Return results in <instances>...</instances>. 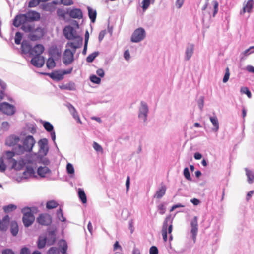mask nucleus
I'll return each mask as SVG.
<instances>
[{
  "label": "nucleus",
  "mask_w": 254,
  "mask_h": 254,
  "mask_svg": "<svg viewBox=\"0 0 254 254\" xmlns=\"http://www.w3.org/2000/svg\"><path fill=\"white\" fill-rule=\"evenodd\" d=\"M40 18V14L34 11H29L25 14L17 15L14 20L13 24L15 27H19L21 23L27 22L37 21Z\"/></svg>",
  "instance_id": "obj_1"
},
{
  "label": "nucleus",
  "mask_w": 254,
  "mask_h": 254,
  "mask_svg": "<svg viewBox=\"0 0 254 254\" xmlns=\"http://www.w3.org/2000/svg\"><path fill=\"white\" fill-rule=\"evenodd\" d=\"M4 157L7 163L11 166L12 169L17 170L21 169L25 165V162L24 160H18V156L13 151H6Z\"/></svg>",
  "instance_id": "obj_2"
},
{
  "label": "nucleus",
  "mask_w": 254,
  "mask_h": 254,
  "mask_svg": "<svg viewBox=\"0 0 254 254\" xmlns=\"http://www.w3.org/2000/svg\"><path fill=\"white\" fill-rule=\"evenodd\" d=\"M35 143V140L32 136H27L23 140V145H18L15 147L16 153L20 154L24 152H30Z\"/></svg>",
  "instance_id": "obj_3"
},
{
  "label": "nucleus",
  "mask_w": 254,
  "mask_h": 254,
  "mask_svg": "<svg viewBox=\"0 0 254 254\" xmlns=\"http://www.w3.org/2000/svg\"><path fill=\"white\" fill-rule=\"evenodd\" d=\"M59 248L52 247L48 251V254H67V245L64 240H61L58 243Z\"/></svg>",
  "instance_id": "obj_4"
},
{
  "label": "nucleus",
  "mask_w": 254,
  "mask_h": 254,
  "mask_svg": "<svg viewBox=\"0 0 254 254\" xmlns=\"http://www.w3.org/2000/svg\"><path fill=\"white\" fill-rule=\"evenodd\" d=\"M23 214L22 221L26 227L31 226L34 222L35 217L31 212V210L29 207H25L22 209Z\"/></svg>",
  "instance_id": "obj_5"
},
{
  "label": "nucleus",
  "mask_w": 254,
  "mask_h": 254,
  "mask_svg": "<svg viewBox=\"0 0 254 254\" xmlns=\"http://www.w3.org/2000/svg\"><path fill=\"white\" fill-rule=\"evenodd\" d=\"M146 36L145 30L141 27L137 28L133 32L131 36V41L134 43H138L143 40Z\"/></svg>",
  "instance_id": "obj_6"
},
{
  "label": "nucleus",
  "mask_w": 254,
  "mask_h": 254,
  "mask_svg": "<svg viewBox=\"0 0 254 254\" xmlns=\"http://www.w3.org/2000/svg\"><path fill=\"white\" fill-rule=\"evenodd\" d=\"M148 112L149 109L147 104L144 101H141L139 108L138 118L144 123H146L147 121Z\"/></svg>",
  "instance_id": "obj_7"
},
{
  "label": "nucleus",
  "mask_w": 254,
  "mask_h": 254,
  "mask_svg": "<svg viewBox=\"0 0 254 254\" xmlns=\"http://www.w3.org/2000/svg\"><path fill=\"white\" fill-rule=\"evenodd\" d=\"M75 50L71 51L69 49H66L63 56V62L65 65H68L74 61V55Z\"/></svg>",
  "instance_id": "obj_8"
},
{
  "label": "nucleus",
  "mask_w": 254,
  "mask_h": 254,
  "mask_svg": "<svg viewBox=\"0 0 254 254\" xmlns=\"http://www.w3.org/2000/svg\"><path fill=\"white\" fill-rule=\"evenodd\" d=\"M0 110L7 115H12L15 111L14 106L7 102H3L0 104Z\"/></svg>",
  "instance_id": "obj_9"
},
{
  "label": "nucleus",
  "mask_w": 254,
  "mask_h": 254,
  "mask_svg": "<svg viewBox=\"0 0 254 254\" xmlns=\"http://www.w3.org/2000/svg\"><path fill=\"white\" fill-rule=\"evenodd\" d=\"M65 37L69 40L74 39L78 37L75 30L70 26H66L64 30Z\"/></svg>",
  "instance_id": "obj_10"
},
{
  "label": "nucleus",
  "mask_w": 254,
  "mask_h": 254,
  "mask_svg": "<svg viewBox=\"0 0 254 254\" xmlns=\"http://www.w3.org/2000/svg\"><path fill=\"white\" fill-rule=\"evenodd\" d=\"M37 222L42 225L48 226L51 223L52 218L49 214H42L37 218Z\"/></svg>",
  "instance_id": "obj_11"
},
{
  "label": "nucleus",
  "mask_w": 254,
  "mask_h": 254,
  "mask_svg": "<svg viewBox=\"0 0 254 254\" xmlns=\"http://www.w3.org/2000/svg\"><path fill=\"white\" fill-rule=\"evenodd\" d=\"M31 64L35 67H41L45 63V59L42 56H35L31 60Z\"/></svg>",
  "instance_id": "obj_12"
},
{
  "label": "nucleus",
  "mask_w": 254,
  "mask_h": 254,
  "mask_svg": "<svg viewBox=\"0 0 254 254\" xmlns=\"http://www.w3.org/2000/svg\"><path fill=\"white\" fill-rule=\"evenodd\" d=\"M39 152L43 155H46L48 151V140L46 138L40 139L38 141Z\"/></svg>",
  "instance_id": "obj_13"
},
{
  "label": "nucleus",
  "mask_w": 254,
  "mask_h": 254,
  "mask_svg": "<svg viewBox=\"0 0 254 254\" xmlns=\"http://www.w3.org/2000/svg\"><path fill=\"white\" fill-rule=\"evenodd\" d=\"M191 233L192 235V239L194 242H195L198 232L197 217L196 216L194 217L193 219L191 220Z\"/></svg>",
  "instance_id": "obj_14"
},
{
  "label": "nucleus",
  "mask_w": 254,
  "mask_h": 254,
  "mask_svg": "<svg viewBox=\"0 0 254 254\" xmlns=\"http://www.w3.org/2000/svg\"><path fill=\"white\" fill-rule=\"evenodd\" d=\"M76 40L73 42H68L66 45V47H70L73 49V50H75L76 49L81 47L82 44L83 38L81 37H78L75 38Z\"/></svg>",
  "instance_id": "obj_15"
},
{
  "label": "nucleus",
  "mask_w": 254,
  "mask_h": 254,
  "mask_svg": "<svg viewBox=\"0 0 254 254\" xmlns=\"http://www.w3.org/2000/svg\"><path fill=\"white\" fill-rule=\"evenodd\" d=\"M194 45L191 43H189L187 45L185 56V60L186 61H189L192 57L194 52Z\"/></svg>",
  "instance_id": "obj_16"
},
{
  "label": "nucleus",
  "mask_w": 254,
  "mask_h": 254,
  "mask_svg": "<svg viewBox=\"0 0 254 254\" xmlns=\"http://www.w3.org/2000/svg\"><path fill=\"white\" fill-rule=\"evenodd\" d=\"M44 50V47L42 44H37L32 48L31 55L33 56H41Z\"/></svg>",
  "instance_id": "obj_17"
},
{
  "label": "nucleus",
  "mask_w": 254,
  "mask_h": 254,
  "mask_svg": "<svg viewBox=\"0 0 254 254\" xmlns=\"http://www.w3.org/2000/svg\"><path fill=\"white\" fill-rule=\"evenodd\" d=\"M43 126L47 131L51 132L52 139L55 143L56 134L55 131H53V126L48 122H45Z\"/></svg>",
  "instance_id": "obj_18"
},
{
  "label": "nucleus",
  "mask_w": 254,
  "mask_h": 254,
  "mask_svg": "<svg viewBox=\"0 0 254 254\" xmlns=\"http://www.w3.org/2000/svg\"><path fill=\"white\" fill-rule=\"evenodd\" d=\"M20 141L18 136L12 135L8 137L6 140V144L9 146H13L17 145Z\"/></svg>",
  "instance_id": "obj_19"
},
{
  "label": "nucleus",
  "mask_w": 254,
  "mask_h": 254,
  "mask_svg": "<svg viewBox=\"0 0 254 254\" xmlns=\"http://www.w3.org/2000/svg\"><path fill=\"white\" fill-rule=\"evenodd\" d=\"M46 238L47 244L48 245H53L56 241V233L54 230L49 231L48 232Z\"/></svg>",
  "instance_id": "obj_20"
},
{
  "label": "nucleus",
  "mask_w": 254,
  "mask_h": 254,
  "mask_svg": "<svg viewBox=\"0 0 254 254\" xmlns=\"http://www.w3.org/2000/svg\"><path fill=\"white\" fill-rule=\"evenodd\" d=\"M69 14L73 18L81 19L83 17L82 12L79 8H74L71 10L69 11Z\"/></svg>",
  "instance_id": "obj_21"
},
{
  "label": "nucleus",
  "mask_w": 254,
  "mask_h": 254,
  "mask_svg": "<svg viewBox=\"0 0 254 254\" xmlns=\"http://www.w3.org/2000/svg\"><path fill=\"white\" fill-rule=\"evenodd\" d=\"M254 1L253 0H249L246 4H244L242 10L240 11V14H244L246 12H251L252 9L253 7Z\"/></svg>",
  "instance_id": "obj_22"
},
{
  "label": "nucleus",
  "mask_w": 254,
  "mask_h": 254,
  "mask_svg": "<svg viewBox=\"0 0 254 254\" xmlns=\"http://www.w3.org/2000/svg\"><path fill=\"white\" fill-rule=\"evenodd\" d=\"M166 191V187L164 185H162L156 191L154 197L157 199H161L165 194Z\"/></svg>",
  "instance_id": "obj_23"
},
{
  "label": "nucleus",
  "mask_w": 254,
  "mask_h": 254,
  "mask_svg": "<svg viewBox=\"0 0 254 254\" xmlns=\"http://www.w3.org/2000/svg\"><path fill=\"white\" fill-rule=\"evenodd\" d=\"M50 77L53 80L59 81L64 78V73L62 71H55L51 73L48 74Z\"/></svg>",
  "instance_id": "obj_24"
},
{
  "label": "nucleus",
  "mask_w": 254,
  "mask_h": 254,
  "mask_svg": "<svg viewBox=\"0 0 254 254\" xmlns=\"http://www.w3.org/2000/svg\"><path fill=\"white\" fill-rule=\"evenodd\" d=\"M32 46L30 45L29 42L26 40H24L21 43V50L23 53H29L31 55V51L32 50Z\"/></svg>",
  "instance_id": "obj_25"
},
{
  "label": "nucleus",
  "mask_w": 254,
  "mask_h": 254,
  "mask_svg": "<svg viewBox=\"0 0 254 254\" xmlns=\"http://www.w3.org/2000/svg\"><path fill=\"white\" fill-rule=\"evenodd\" d=\"M35 171L32 167H26L25 170L23 173L22 177L27 179L29 177H34Z\"/></svg>",
  "instance_id": "obj_26"
},
{
  "label": "nucleus",
  "mask_w": 254,
  "mask_h": 254,
  "mask_svg": "<svg viewBox=\"0 0 254 254\" xmlns=\"http://www.w3.org/2000/svg\"><path fill=\"white\" fill-rule=\"evenodd\" d=\"M247 180L249 184H251L254 182V172L249 170L247 168H245Z\"/></svg>",
  "instance_id": "obj_27"
},
{
  "label": "nucleus",
  "mask_w": 254,
  "mask_h": 254,
  "mask_svg": "<svg viewBox=\"0 0 254 254\" xmlns=\"http://www.w3.org/2000/svg\"><path fill=\"white\" fill-rule=\"evenodd\" d=\"M51 172L50 170L47 167H39L37 170L38 174L41 177H45L47 174Z\"/></svg>",
  "instance_id": "obj_28"
},
{
  "label": "nucleus",
  "mask_w": 254,
  "mask_h": 254,
  "mask_svg": "<svg viewBox=\"0 0 254 254\" xmlns=\"http://www.w3.org/2000/svg\"><path fill=\"white\" fill-rule=\"evenodd\" d=\"M19 231L17 223L15 221H12L10 223V232L13 236L18 234Z\"/></svg>",
  "instance_id": "obj_29"
},
{
  "label": "nucleus",
  "mask_w": 254,
  "mask_h": 254,
  "mask_svg": "<svg viewBox=\"0 0 254 254\" xmlns=\"http://www.w3.org/2000/svg\"><path fill=\"white\" fill-rule=\"evenodd\" d=\"M210 120L214 126V127L212 128V130L216 132L219 130V122L217 119V117L215 116L213 117H210Z\"/></svg>",
  "instance_id": "obj_30"
},
{
  "label": "nucleus",
  "mask_w": 254,
  "mask_h": 254,
  "mask_svg": "<svg viewBox=\"0 0 254 254\" xmlns=\"http://www.w3.org/2000/svg\"><path fill=\"white\" fill-rule=\"evenodd\" d=\"M61 51L56 46H52L49 50V54L54 57H59L61 55Z\"/></svg>",
  "instance_id": "obj_31"
},
{
  "label": "nucleus",
  "mask_w": 254,
  "mask_h": 254,
  "mask_svg": "<svg viewBox=\"0 0 254 254\" xmlns=\"http://www.w3.org/2000/svg\"><path fill=\"white\" fill-rule=\"evenodd\" d=\"M88 16L92 23H94L96 20L97 12L95 10H93L90 7H88Z\"/></svg>",
  "instance_id": "obj_32"
},
{
  "label": "nucleus",
  "mask_w": 254,
  "mask_h": 254,
  "mask_svg": "<svg viewBox=\"0 0 254 254\" xmlns=\"http://www.w3.org/2000/svg\"><path fill=\"white\" fill-rule=\"evenodd\" d=\"M9 217L8 215L5 216L2 221H1V226L2 227V230H6L7 228L9 222Z\"/></svg>",
  "instance_id": "obj_33"
},
{
  "label": "nucleus",
  "mask_w": 254,
  "mask_h": 254,
  "mask_svg": "<svg viewBox=\"0 0 254 254\" xmlns=\"http://www.w3.org/2000/svg\"><path fill=\"white\" fill-rule=\"evenodd\" d=\"M46 243L47 241L46 237L42 236L39 237L37 241V246L39 249H42L44 248Z\"/></svg>",
  "instance_id": "obj_34"
},
{
  "label": "nucleus",
  "mask_w": 254,
  "mask_h": 254,
  "mask_svg": "<svg viewBox=\"0 0 254 254\" xmlns=\"http://www.w3.org/2000/svg\"><path fill=\"white\" fill-rule=\"evenodd\" d=\"M78 196L83 203L87 202L86 195L82 189L79 188L78 190Z\"/></svg>",
  "instance_id": "obj_35"
},
{
  "label": "nucleus",
  "mask_w": 254,
  "mask_h": 254,
  "mask_svg": "<svg viewBox=\"0 0 254 254\" xmlns=\"http://www.w3.org/2000/svg\"><path fill=\"white\" fill-rule=\"evenodd\" d=\"M253 49H254V46H251L243 52L240 55L241 59H245L246 57L251 54L254 53V51L252 50Z\"/></svg>",
  "instance_id": "obj_36"
},
{
  "label": "nucleus",
  "mask_w": 254,
  "mask_h": 254,
  "mask_svg": "<svg viewBox=\"0 0 254 254\" xmlns=\"http://www.w3.org/2000/svg\"><path fill=\"white\" fill-rule=\"evenodd\" d=\"M21 29L26 32H29L34 30V26L26 23H21Z\"/></svg>",
  "instance_id": "obj_37"
},
{
  "label": "nucleus",
  "mask_w": 254,
  "mask_h": 254,
  "mask_svg": "<svg viewBox=\"0 0 254 254\" xmlns=\"http://www.w3.org/2000/svg\"><path fill=\"white\" fill-rule=\"evenodd\" d=\"M172 220L171 219L170 215H169L168 216H167L165 218V219L163 222L162 231H167V227L168 226V222H170V224H172Z\"/></svg>",
  "instance_id": "obj_38"
},
{
  "label": "nucleus",
  "mask_w": 254,
  "mask_h": 254,
  "mask_svg": "<svg viewBox=\"0 0 254 254\" xmlns=\"http://www.w3.org/2000/svg\"><path fill=\"white\" fill-rule=\"evenodd\" d=\"M17 206L14 204H10L3 207V210L5 213H9L15 210Z\"/></svg>",
  "instance_id": "obj_39"
},
{
  "label": "nucleus",
  "mask_w": 254,
  "mask_h": 254,
  "mask_svg": "<svg viewBox=\"0 0 254 254\" xmlns=\"http://www.w3.org/2000/svg\"><path fill=\"white\" fill-rule=\"evenodd\" d=\"M99 55L98 52H94L89 55L86 58V61L88 63L92 62L95 58Z\"/></svg>",
  "instance_id": "obj_40"
},
{
  "label": "nucleus",
  "mask_w": 254,
  "mask_h": 254,
  "mask_svg": "<svg viewBox=\"0 0 254 254\" xmlns=\"http://www.w3.org/2000/svg\"><path fill=\"white\" fill-rule=\"evenodd\" d=\"M56 64L52 58H49L46 63V65L48 68L52 69L55 66Z\"/></svg>",
  "instance_id": "obj_41"
},
{
  "label": "nucleus",
  "mask_w": 254,
  "mask_h": 254,
  "mask_svg": "<svg viewBox=\"0 0 254 254\" xmlns=\"http://www.w3.org/2000/svg\"><path fill=\"white\" fill-rule=\"evenodd\" d=\"M58 203L54 200L48 201L46 204V208L48 209H51L57 207Z\"/></svg>",
  "instance_id": "obj_42"
},
{
  "label": "nucleus",
  "mask_w": 254,
  "mask_h": 254,
  "mask_svg": "<svg viewBox=\"0 0 254 254\" xmlns=\"http://www.w3.org/2000/svg\"><path fill=\"white\" fill-rule=\"evenodd\" d=\"M93 147L94 149L97 152L103 153V152L102 147L96 142H93Z\"/></svg>",
  "instance_id": "obj_43"
},
{
  "label": "nucleus",
  "mask_w": 254,
  "mask_h": 254,
  "mask_svg": "<svg viewBox=\"0 0 254 254\" xmlns=\"http://www.w3.org/2000/svg\"><path fill=\"white\" fill-rule=\"evenodd\" d=\"M57 215L58 219L62 222H65L66 221L65 218L64 216L62 210L60 208L57 212Z\"/></svg>",
  "instance_id": "obj_44"
},
{
  "label": "nucleus",
  "mask_w": 254,
  "mask_h": 254,
  "mask_svg": "<svg viewBox=\"0 0 254 254\" xmlns=\"http://www.w3.org/2000/svg\"><path fill=\"white\" fill-rule=\"evenodd\" d=\"M212 3L213 5V17H214L218 11L219 4L218 2L216 0L213 1Z\"/></svg>",
  "instance_id": "obj_45"
},
{
  "label": "nucleus",
  "mask_w": 254,
  "mask_h": 254,
  "mask_svg": "<svg viewBox=\"0 0 254 254\" xmlns=\"http://www.w3.org/2000/svg\"><path fill=\"white\" fill-rule=\"evenodd\" d=\"M22 37V34L20 32H17L15 34V43L17 45L20 44Z\"/></svg>",
  "instance_id": "obj_46"
},
{
  "label": "nucleus",
  "mask_w": 254,
  "mask_h": 254,
  "mask_svg": "<svg viewBox=\"0 0 254 254\" xmlns=\"http://www.w3.org/2000/svg\"><path fill=\"white\" fill-rule=\"evenodd\" d=\"M204 97L203 96H200L197 100V104L199 109L202 111L204 106Z\"/></svg>",
  "instance_id": "obj_47"
},
{
  "label": "nucleus",
  "mask_w": 254,
  "mask_h": 254,
  "mask_svg": "<svg viewBox=\"0 0 254 254\" xmlns=\"http://www.w3.org/2000/svg\"><path fill=\"white\" fill-rule=\"evenodd\" d=\"M66 170L69 174H73L74 173L73 166L70 163H68L66 165Z\"/></svg>",
  "instance_id": "obj_48"
},
{
  "label": "nucleus",
  "mask_w": 254,
  "mask_h": 254,
  "mask_svg": "<svg viewBox=\"0 0 254 254\" xmlns=\"http://www.w3.org/2000/svg\"><path fill=\"white\" fill-rule=\"evenodd\" d=\"M183 174H184V177H185V178L187 180H188L189 181H191V178L190 177V175L188 168L186 167L184 169Z\"/></svg>",
  "instance_id": "obj_49"
},
{
  "label": "nucleus",
  "mask_w": 254,
  "mask_h": 254,
  "mask_svg": "<svg viewBox=\"0 0 254 254\" xmlns=\"http://www.w3.org/2000/svg\"><path fill=\"white\" fill-rule=\"evenodd\" d=\"M40 2V0H30L28 4V6L29 7H34L37 6Z\"/></svg>",
  "instance_id": "obj_50"
},
{
  "label": "nucleus",
  "mask_w": 254,
  "mask_h": 254,
  "mask_svg": "<svg viewBox=\"0 0 254 254\" xmlns=\"http://www.w3.org/2000/svg\"><path fill=\"white\" fill-rule=\"evenodd\" d=\"M240 91L242 93L246 94L247 96L250 98L252 94L249 89L246 87H243L241 88Z\"/></svg>",
  "instance_id": "obj_51"
},
{
  "label": "nucleus",
  "mask_w": 254,
  "mask_h": 254,
  "mask_svg": "<svg viewBox=\"0 0 254 254\" xmlns=\"http://www.w3.org/2000/svg\"><path fill=\"white\" fill-rule=\"evenodd\" d=\"M90 80L91 82L96 84H99L101 82V79L95 75H91L90 77Z\"/></svg>",
  "instance_id": "obj_52"
},
{
  "label": "nucleus",
  "mask_w": 254,
  "mask_h": 254,
  "mask_svg": "<svg viewBox=\"0 0 254 254\" xmlns=\"http://www.w3.org/2000/svg\"><path fill=\"white\" fill-rule=\"evenodd\" d=\"M158 210L159 211V213L161 215L164 214L166 212V208L165 207V205L163 203L159 204L158 207Z\"/></svg>",
  "instance_id": "obj_53"
},
{
  "label": "nucleus",
  "mask_w": 254,
  "mask_h": 254,
  "mask_svg": "<svg viewBox=\"0 0 254 254\" xmlns=\"http://www.w3.org/2000/svg\"><path fill=\"white\" fill-rule=\"evenodd\" d=\"M230 76V72H229V69L228 67H227L225 70V73L224 75V76L223 79V82L224 83L227 82Z\"/></svg>",
  "instance_id": "obj_54"
},
{
  "label": "nucleus",
  "mask_w": 254,
  "mask_h": 254,
  "mask_svg": "<svg viewBox=\"0 0 254 254\" xmlns=\"http://www.w3.org/2000/svg\"><path fill=\"white\" fill-rule=\"evenodd\" d=\"M142 3L143 10H146L150 5V0H143Z\"/></svg>",
  "instance_id": "obj_55"
},
{
  "label": "nucleus",
  "mask_w": 254,
  "mask_h": 254,
  "mask_svg": "<svg viewBox=\"0 0 254 254\" xmlns=\"http://www.w3.org/2000/svg\"><path fill=\"white\" fill-rule=\"evenodd\" d=\"M6 170V166L4 163V159L2 157L0 158V171L3 172Z\"/></svg>",
  "instance_id": "obj_56"
},
{
  "label": "nucleus",
  "mask_w": 254,
  "mask_h": 254,
  "mask_svg": "<svg viewBox=\"0 0 254 254\" xmlns=\"http://www.w3.org/2000/svg\"><path fill=\"white\" fill-rule=\"evenodd\" d=\"M41 37V36H38L37 35H35L33 33H30L29 36L28 38L31 40V41H36L38 39H39Z\"/></svg>",
  "instance_id": "obj_57"
},
{
  "label": "nucleus",
  "mask_w": 254,
  "mask_h": 254,
  "mask_svg": "<svg viewBox=\"0 0 254 254\" xmlns=\"http://www.w3.org/2000/svg\"><path fill=\"white\" fill-rule=\"evenodd\" d=\"M149 253L150 254H158V250L157 248L155 246L151 247L149 250Z\"/></svg>",
  "instance_id": "obj_58"
},
{
  "label": "nucleus",
  "mask_w": 254,
  "mask_h": 254,
  "mask_svg": "<svg viewBox=\"0 0 254 254\" xmlns=\"http://www.w3.org/2000/svg\"><path fill=\"white\" fill-rule=\"evenodd\" d=\"M61 1L64 5H71L73 3L72 0H61Z\"/></svg>",
  "instance_id": "obj_59"
},
{
  "label": "nucleus",
  "mask_w": 254,
  "mask_h": 254,
  "mask_svg": "<svg viewBox=\"0 0 254 254\" xmlns=\"http://www.w3.org/2000/svg\"><path fill=\"white\" fill-rule=\"evenodd\" d=\"M124 57L126 61H128L129 60L130 58V56L128 50H127L125 51L124 54Z\"/></svg>",
  "instance_id": "obj_60"
},
{
  "label": "nucleus",
  "mask_w": 254,
  "mask_h": 254,
  "mask_svg": "<svg viewBox=\"0 0 254 254\" xmlns=\"http://www.w3.org/2000/svg\"><path fill=\"white\" fill-rule=\"evenodd\" d=\"M66 107L68 109L69 111H70V113L72 114V113L75 112L76 109L70 103H67L66 104Z\"/></svg>",
  "instance_id": "obj_61"
},
{
  "label": "nucleus",
  "mask_w": 254,
  "mask_h": 254,
  "mask_svg": "<svg viewBox=\"0 0 254 254\" xmlns=\"http://www.w3.org/2000/svg\"><path fill=\"white\" fill-rule=\"evenodd\" d=\"M106 33V30H102L100 31L99 34L98 39L99 41L101 42L103 39L104 38L105 34Z\"/></svg>",
  "instance_id": "obj_62"
},
{
  "label": "nucleus",
  "mask_w": 254,
  "mask_h": 254,
  "mask_svg": "<svg viewBox=\"0 0 254 254\" xmlns=\"http://www.w3.org/2000/svg\"><path fill=\"white\" fill-rule=\"evenodd\" d=\"M97 74L100 77H103L105 75V72L103 69L100 68L96 71Z\"/></svg>",
  "instance_id": "obj_63"
},
{
  "label": "nucleus",
  "mask_w": 254,
  "mask_h": 254,
  "mask_svg": "<svg viewBox=\"0 0 254 254\" xmlns=\"http://www.w3.org/2000/svg\"><path fill=\"white\" fill-rule=\"evenodd\" d=\"M30 252L28 248L24 247L21 249L20 251V254H30Z\"/></svg>",
  "instance_id": "obj_64"
}]
</instances>
